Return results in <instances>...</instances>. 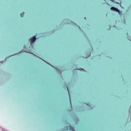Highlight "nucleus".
<instances>
[{"mask_svg":"<svg viewBox=\"0 0 131 131\" xmlns=\"http://www.w3.org/2000/svg\"><path fill=\"white\" fill-rule=\"evenodd\" d=\"M67 89H68V91L69 95V90L68 89V87H67Z\"/></svg>","mask_w":131,"mask_h":131,"instance_id":"obj_4","label":"nucleus"},{"mask_svg":"<svg viewBox=\"0 0 131 131\" xmlns=\"http://www.w3.org/2000/svg\"><path fill=\"white\" fill-rule=\"evenodd\" d=\"M24 14H25V12H22L21 14H20V16L21 17H23L24 16Z\"/></svg>","mask_w":131,"mask_h":131,"instance_id":"obj_3","label":"nucleus"},{"mask_svg":"<svg viewBox=\"0 0 131 131\" xmlns=\"http://www.w3.org/2000/svg\"><path fill=\"white\" fill-rule=\"evenodd\" d=\"M71 99H70V100Z\"/></svg>","mask_w":131,"mask_h":131,"instance_id":"obj_5","label":"nucleus"},{"mask_svg":"<svg viewBox=\"0 0 131 131\" xmlns=\"http://www.w3.org/2000/svg\"><path fill=\"white\" fill-rule=\"evenodd\" d=\"M36 40V37L35 36H34V37L30 39V40H31V42H34V41H35Z\"/></svg>","mask_w":131,"mask_h":131,"instance_id":"obj_2","label":"nucleus"},{"mask_svg":"<svg viewBox=\"0 0 131 131\" xmlns=\"http://www.w3.org/2000/svg\"><path fill=\"white\" fill-rule=\"evenodd\" d=\"M111 9L113 11H115L116 12H118V13H120V11L118 10V9L115 8V7H112L111 8Z\"/></svg>","mask_w":131,"mask_h":131,"instance_id":"obj_1","label":"nucleus"}]
</instances>
